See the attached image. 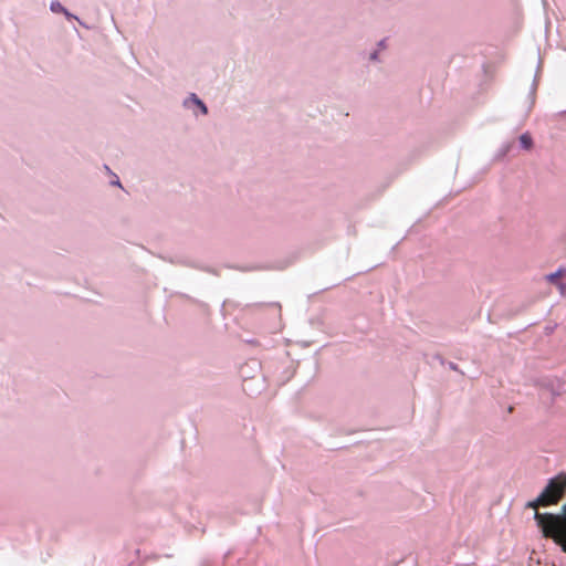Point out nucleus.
<instances>
[{"mask_svg": "<svg viewBox=\"0 0 566 566\" xmlns=\"http://www.w3.org/2000/svg\"><path fill=\"white\" fill-rule=\"evenodd\" d=\"M534 518L543 536L553 539L566 553V503L560 514L536 513Z\"/></svg>", "mask_w": 566, "mask_h": 566, "instance_id": "obj_1", "label": "nucleus"}, {"mask_svg": "<svg viewBox=\"0 0 566 566\" xmlns=\"http://www.w3.org/2000/svg\"><path fill=\"white\" fill-rule=\"evenodd\" d=\"M566 492V473L562 472L555 478L551 479L543 490V492L535 499L527 503V507L534 509L535 514L539 513L537 509L539 506L556 505L564 496Z\"/></svg>", "mask_w": 566, "mask_h": 566, "instance_id": "obj_2", "label": "nucleus"}, {"mask_svg": "<svg viewBox=\"0 0 566 566\" xmlns=\"http://www.w3.org/2000/svg\"><path fill=\"white\" fill-rule=\"evenodd\" d=\"M518 139L522 148L525 150H531L533 148V138L530 133L522 134Z\"/></svg>", "mask_w": 566, "mask_h": 566, "instance_id": "obj_3", "label": "nucleus"}, {"mask_svg": "<svg viewBox=\"0 0 566 566\" xmlns=\"http://www.w3.org/2000/svg\"><path fill=\"white\" fill-rule=\"evenodd\" d=\"M566 275V270L560 268L558 269L556 272L554 273H551L549 275H547V280L552 283H556L558 279L563 277Z\"/></svg>", "mask_w": 566, "mask_h": 566, "instance_id": "obj_4", "label": "nucleus"}, {"mask_svg": "<svg viewBox=\"0 0 566 566\" xmlns=\"http://www.w3.org/2000/svg\"><path fill=\"white\" fill-rule=\"evenodd\" d=\"M192 99L200 107L202 114L206 115L208 113L206 105L195 94H192Z\"/></svg>", "mask_w": 566, "mask_h": 566, "instance_id": "obj_5", "label": "nucleus"}, {"mask_svg": "<svg viewBox=\"0 0 566 566\" xmlns=\"http://www.w3.org/2000/svg\"><path fill=\"white\" fill-rule=\"evenodd\" d=\"M51 9H52V11H54V12H59V11H62V10H63L62 6H61L59 2H53V3L51 4Z\"/></svg>", "mask_w": 566, "mask_h": 566, "instance_id": "obj_6", "label": "nucleus"}, {"mask_svg": "<svg viewBox=\"0 0 566 566\" xmlns=\"http://www.w3.org/2000/svg\"><path fill=\"white\" fill-rule=\"evenodd\" d=\"M114 184L120 186L118 180H114Z\"/></svg>", "mask_w": 566, "mask_h": 566, "instance_id": "obj_7", "label": "nucleus"}]
</instances>
